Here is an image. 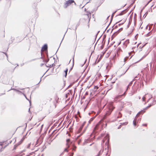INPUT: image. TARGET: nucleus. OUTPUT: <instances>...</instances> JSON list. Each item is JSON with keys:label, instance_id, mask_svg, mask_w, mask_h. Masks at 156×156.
Wrapping results in <instances>:
<instances>
[{"label": "nucleus", "instance_id": "obj_1", "mask_svg": "<svg viewBox=\"0 0 156 156\" xmlns=\"http://www.w3.org/2000/svg\"><path fill=\"white\" fill-rule=\"evenodd\" d=\"M113 102H109L108 105V107L105 110V115L104 116L103 119H105L106 116L109 115L115 108L113 105Z\"/></svg>", "mask_w": 156, "mask_h": 156}, {"label": "nucleus", "instance_id": "obj_2", "mask_svg": "<svg viewBox=\"0 0 156 156\" xmlns=\"http://www.w3.org/2000/svg\"><path fill=\"white\" fill-rule=\"evenodd\" d=\"M107 126V123H105V125H102V120L100 121L97 124L94 128V129L93 132H94L96 130L98 129L100 127L102 128L103 127H105Z\"/></svg>", "mask_w": 156, "mask_h": 156}, {"label": "nucleus", "instance_id": "obj_3", "mask_svg": "<svg viewBox=\"0 0 156 156\" xmlns=\"http://www.w3.org/2000/svg\"><path fill=\"white\" fill-rule=\"evenodd\" d=\"M73 2H74L75 4H76L74 2V1L73 0H69L67 1L64 4V7L65 8H67L68 6L71 5V3Z\"/></svg>", "mask_w": 156, "mask_h": 156}, {"label": "nucleus", "instance_id": "obj_4", "mask_svg": "<svg viewBox=\"0 0 156 156\" xmlns=\"http://www.w3.org/2000/svg\"><path fill=\"white\" fill-rule=\"evenodd\" d=\"M71 143L70 142L69 139H68L66 140V146H67V148H66L64 149V151H66L67 152H68L67 148L69 147V145Z\"/></svg>", "mask_w": 156, "mask_h": 156}, {"label": "nucleus", "instance_id": "obj_5", "mask_svg": "<svg viewBox=\"0 0 156 156\" xmlns=\"http://www.w3.org/2000/svg\"><path fill=\"white\" fill-rule=\"evenodd\" d=\"M147 96H148V97L150 99H151L152 98V95H151L150 94H146L142 98V101H145V99H146L147 98Z\"/></svg>", "mask_w": 156, "mask_h": 156}, {"label": "nucleus", "instance_id": "obj_6", "mask_svg": "<svg viewBox=\"0 0 156 156\" xmlns=\"http://www.w3.org/2000/svg\"><path fill=\"white\" fill-rule=\"evenodd\" d=\"M126 91L123 94H122V95H119L116 96L114 98V100L115 101H116L118 99L120 98L122 96L125 95L126 94Z\"/></svg>", "mask_w": 156, "mask_h": 156}, {"label": "nucleus", "instance_id": "obj_7", "mask_svg": "<svg viewBox=\"0 0 156 156\" xmlns=\"http://www.w3.org/2000/svg\"><path fill=\"white\" fill-rule=\"evenodd\" d=\"M47 45L46 44H45L42 48L41 51H45L47 49Z\"/></svg>", "mask_w": 156, "mask_h": 156}, {"label": "nucleus", "instance_id": "obj_8", "mask_svg": "<svg viewBox=\"0 0 156 156\" xmlns=\"http://www.w3.org/2000/svg\"><path fill=\"white\" fill-rule=\"evenodd\" d=\"M129 40H126L123 44V48H125L126 47L127 45V44H129Z\"/></svg>", "mask_w": 156, "mask_h": 156}, {"label": "nucleus", "instance_id": "obj_9", "mask_svg": "<svg viewBox=\"0 0 156 156\" xmlns=\"http://www.w3.org/2000/svg\"><path fill=\"white\" fill-rule=\"evenodd\" d=\"M146 109H145V108H144L142 110L139 112L136 115L138 116L140 114H143L145 112V110Z\"/></svg>", "mask_w": 156, "mask_h": 156}, {"label": "nucleus", "instance_id": "obj_10", "mask_svg": "<svg viewBox=\"0 0 156 156\" xmlns=\"http://www.w3.org/2000/svg\"><path fill=\"white\" fill-rule=\"evenodd\" d=\"M146 109H145V108H144L142 110L139 112L136 115L138 116L140 114H143L145 112V110Z\"/></svg>", "mask_w": 156, "mask_h": 156}, {"label": "nucleus", "instance_id": "obj_11", "mask_svg": "<svg viewBox=\"0 0 156 156\" xmlns=\"http://www.w3.org/2000/svg\"><path fill=\"white\" fill-rule=\"evenodd\" d=\"M138 116L136 115L133 121V125L134 126L136 125V122Z\"/></svg>", "mask_w": 156, "mask_h": 156}, {"label": "nucleus", "instance_id": "obj_12", "mask_svg": "<svg viewBox=\"0 0 156 156\" xmlns=\"http://www.w3.org/2000/svg\"><path fill=\"white\" fill-rule=\"evenodd\" d=\"M54 64H48L47 65H46V66L48 67H52L53 66Z\"/></svg>", "mask_w": 156, "mask_h": 156}, {"label": "nucleus", "instance_id": "obj_13", "mask_svg": "<svg viewBox=\"0 0 156 156\" xmlns=\"http://www.w3.org/2000/svg\"><path fill=\"white\" fill-rule=\"evenodd\" d=\"M155 104L154 102H153L150 105L146 107V108H145V109H147L148 108L150 107L151 106L154 105Z\"/></svg>", "mask_w": 156, "mask_h": 156}, {"label": "nucleus", "instance_id": "obj_14", "mask_svg": "<svg viewBox=\"0 0 156 156\" xmlns=\"http://www.w3.org/2000/svg\"><path fill=\"white\" fill-rule=\"evenodd\" d=\"M155 104L154 102H153L150 105L146 107V108H145V109H147L148 108L150 107L151 106L154 105Z\"/></svg>", "mask_w": 156, "mask_h": 156}, {"label": "nucleus", "instance_id": "obj_15", "mask_svg": "<svg viewBox=\"0 0 156 156\" xmlns=\"http://www.w3.org/2000/svg\"><path fill=\"white\" fill-rule=\"evenodd\" d=\"M83 128V126L80 127L78 131V133H80L81 131L82 130Z\"/></svg>", "mask_w": 156, "mask_h": 156}, {"label": "nucleus", "instance_id": "obj_16", "mask_svg": "<svg viewBox=\"0 0 156 156\" xmlns=\"http://www.w3.org/2000/svg\"><path fill=\"white\" fill-rule=\"evenodd\" d=\"M124 10L123 11L121 12L118 15L119 16H121L124 14Z\"/></svg>", "mask_w": 156, "mask_h": 156}, {"label": "nucleus", "instance_id": "obj_17", "mask_svg": "<svg viewBox=\"0 0 156 156\" xmlns=\"http://www.w3.org/2000/svg\"><path fill=\"white\" fill-rule=\"evenodd\" d=\"M68 69H66V70L65 71V76L66 77L67 75V72H68Z\"/></svg>", "mask_w": 156, "mask_h": 156}, {"label": "nucleus", "instance_id": "obj_18", "mask_svg": "<svg viewBox=\"0 0 156 156\" xmlns=\"http://www.w3.org/2000/svg\"><path fill=\"white\" fill-rule=\"evenodd\" d=\"M91 13L90 12H89L88 14H87V16L88 17L91 16Z\"/></svg>", "mask_w": 156, "mask_h": 156}, {"label": "nucleus", "instance_id": "obj_19", "mask_svg": "<svg viewBox=\"0 0 156 156\" xmlns=\"http://www.w3.org/2000/svg\"><path fill=\"white\" fill-rule=\"evenodd\" d=\"M129 67H128L127 69H126V70L124 71V72H123V74H124L128 70V69H129Z\"/></svg>", "mask_w": 156, "mask_h": 156}, {"label": "nucleus", "instance_id": "obj_20", "mask_svg": "<svg viewBox=\"0 0 156 156\" xmlns=\"http://www.w3.org/2000/svg\"><path fill=\"white\" fill-rule=\"evenodd\" d=\"M74 64V58H73V66Z\"/></svg>", "mask_w": 156, "mask_h": 156}, {"label": "nucleus", "instance_id": "obj_21", "mask_svg": "<svg viewBox=\"0 0 156 156\" xmlns=\"http://www.w3.org/2000/svg\"><path fill=\"white\" fill-rule=\"evenodd\" d=\"M15 91H16V92H21L20 91L18 90L17 89H15Z\"/></svg>", "mask_w": 156, "mask_h": 156}, {"label": "nucleus", "instance_id": "obj_22", "mask_svg": "<svg viewBox=\"0 0 156 156\" xmlns=\"http://www.w3.org/2000/svg\"><path fill=\"white\" fill-rule=\"evenodd\" d=\"M147 35V36H149L151 35V32L148 33Z\"/></svg>", "mask_w": 156, "mask_h": 156}, {"label": "nucleus", "instance_id": "obj_23", "mask_svg": "<svg viewBox=\"0 0 156 156\" xmlns=\"http://www.w3.org/2000/svg\"><path fill=\"white\" fill-rule=\"evenodd\" d=\"M119 115L118 116V118L119 117H121V115L120 114V112H119Z\"/></svg>", "mask_w": 156, "mask_h": 156}, {"label": "nucleus", "instance_id": "obj_24", "mask_svg": "<svg viewBox=\"0 0 156 156\" xmlns=\"http://www.w3.org/2000/svg\"><path fill=\"white\" fill-rule=\"evenodd\" d=\"M130 83H130L127 86V89H126V90H127V89H128V88H129V86L130 85Z\"/></svg>", "mask_w": 156, "mask_h": 156}, {"label": "nucleus", "instance_id": "obj_25", "mask_svg": "<svg viewBox=\"0 0 156 156\" xmlns=\"http://www.w3.org/2000/svg\"><path fill=\"white\" fill-rule=\"evenodd\" d=\"M30 145V144H28V145L27 146V148H29Z\"/></svg>", "mask_w": 156, "mask_h": 156}, {"label": "nucleus", "instance_id": "obj_26", "mask_svg": "<svg viewBox=\"0 0 156 156\" xmlns=\"http://www.w3.org/2000/svg\"><path fill=\"white\" fill-rule=\"evenodd\" d=\"M150 99H149H149H148V100L147 101V102H145V104H146V103H147V102H149V100H150Z\"/></svg>", "mask_w": 156, "mask_h": 156}, {"label": "nucleus", "instance_id": "obj_27", "mask_svg": "<svg viewBox=\"0 0 156 156\" xmlns=\"http://www.w3.org/2000/svg\"><path fill=\"white\" fill-rule=\"evenodd\" d=\"M76 147H75L73 148V150L75 151L76 150Z\"/></svg>", "mask_w": 156, "mask_h": 156}, {"label": "nucleus", "instance_id": "obj_28", "mask_svg": "<svg viewBox=\"0 0 156 156\" xmlns=\"http://www.w3.org/2000/svg\"><path fill=\"white\" fill-rule=\"evenodd\" d=\"M48 61H49V59H47V60H45V62H47Z\"/></svg>", "mask_w": 156, "mask_h": 156}, {"label": "nucleus", "instance_id": "obj_29", "mask_svg": "<svg viewBox=\"0 0 156 156\" xmlns=\"http://www.w3.org/2000/svg\"><path fill=\"white\" fill-rule=\"evenodd\" d=\"M104 135H105V134H101V136L102 137L103 136H104Z\"/></svg>", "mask_w": 156, "mask_h": 156}, {"label": "nucleus", "instance_id": "obj_30", "mask_svg": "<svg viewBox=\"0 0 156 156\" xmlns=\"http://www.w3.org/2000/svg\"><path fill=\"white\" fill-rule=\"evenodd\" d=\"M123 124L124 125H127V122H126L125 123H123Z\"/></svg>", "mask_w": 156, "mask_h": 156}, {"label": "nucleus", "instance_id": "obj_31", "mask_svg": "<svg viewBox=\"0 0 156 156\" xmlns=\"http://www.w3.org/2000/svg\"><path fill=\"white\" fill-rule=\"evenodd\" d=\"M143 126H147V124H143Z\"/></svg>", "mask_w": 156, "mask_h": 156}, {"label": "nucleus", "instance_id": "obj_32", "mask_svg": "<svg viewBox=\"0 0 156 156\" xmlns=\"http://www.w3.org/2000/svg\"><path fill=\"white\" fill-rule=\"evenodd\" d=\"M148 26H147L146 27V29H148Z\"/></svg>", "mask_w": 156, "mask_h": 156}, {"label": "nucleus", "instance_id": "obj_33", "mask_svg": "<svg viewBox=\"0 0 156 156\" xmlns=\"http://www.w3.org/2000/svg\"><path fill=\"white\" fill-rule=\"evenodd\" d=\"M14 89V88H11V90H15V89Z\"/></svg>", "mask_w": 156, "mask_h": 156}, {"label": "nucleus", "instance_id": "obj_34", "mask_svg": "<svg viewBox=\"0 0 156 156\" xmlns=\"http://www.w3.org/2000/svg\"><path fill=\"white\" fill-rule=\"evenodd\" d=\"M77 40V35L76 34V40Z\"/></svg>", "mask_w": 156, "mask_h": 156}, {"label": "nucleus", "instance_id": "obj_35", "mask_svg": "<svg viewBox=\"0 0 156 156\" xmlns=\"http://www.w3.org/2000/svg\"><path fill=\"white\" fill-rule=\"evenodd\" d=\"M148 30H150V27H149V28Z\"/></svg>", "mask_w": 156, "mask_h": 156}, {"label": "nucleus", "instance_id": "obj_36", "mask_svg": "<svg viewBox=\"0 0 156 156\" xmlns=\"http://www.w3.org/2000/svg\"><path fill=\"white\" fill-rule=\"evenodd\" d=\"M124 61L125 62L126 61V58H125L124 59Z\"/></svg>", "mask_w": 156, "mask_h": 156}, {"label": "nucleus", "instance_id": "obj_37", "mask_svg": "<svg viewBox=\"0 0 156 156\" xmlns=\"http://www.w3.org/2000/svg\"><path fill=\"white\" fill-rule=\"evenodd\" d=\"M140 119H138V121L139 120H140Z\"/></svg>", "mask_w": 156, "mask_h": 156}, {"label": "nucleus", "instance_id": "obj_38", "mask_svg": "<svg viewBox=\"0 0 156 156\" xmlns=\"http://www.w3.org/2000/svg\"><path fill=\"white\" fill-rule=\"evenodd\" d=\"M139 99H140V96L139 97Z\"/></svg>", "mask_w": 156, "mask_h": 156}, {"label": "nucleus", "instance_id": "obj_39", "mask_svg": "<svg viewBox=\"0 0 156 156\" xmlns=\"http://www.w3.org/2000/svg\"><path fill=\"white\" fill-rule=\"evenodd\" d=\"M152 0H150L149 2H150Z\"/></svg>", "mask_w": 156, "mask_h": 156}, {"label": "nucleus", "instance_id": "obj_40", "mask_svg": "<svg viewBox=\"0 0 156 156\" xmlns=\"http://www.w3.org/2000/svg\"><path fill=\"white\" fill-rule=\"evenodd\" d=\"M25 98H26V99H27V98L26 97V96L25 95Z\"/></svg>", "mask_w": 156, "mask_h": 156}, {"label": "nucleus", "instance_id": "obj_41", "mask_svg": "<svg viewBox=\"0 0 156 156\" xmlns=\"http://www.w3.org/2000/svg\"><path fill=\"white\" fill-rule=\"evenodd\" d=\"M106 69H108V66H106Z\"/></svg>", "mask_w": 156, "mask_h": 156}, {"label": "nucleus", "instance_id": "obj_42", "mask_svg": "<svg viewBox=\"0 0 156 156\" xmlns=\"http://www.w3.org/2000/svg\"><path fill=\"white\" fill-rule=\"evenodd\" d=\"M116 11H115V12L114 13H113V14H114L116 12Z\"/></svg>", "mask_w": 156, "mask_h": 156}, {"label": "nucleus", "instance_id": "obj_43", "mask_svg": "<svg viewBox=\"0 0 156 156\" xmlns=\"http://www.w3.org/2000/svg\"><path fill=\"white\" fill-rule=\"evenodd\" d=\"M30 111V108H29V111Z\"/></svg>", "mask_w": 156, "mask_h": 156}, {"label": "nucleus", "instance_id": "obj_44", "mask_svg": "<svg viewBox=\"0 0 156 156\" xmlns=\"http://www.w3.org/2000/svg\"><path fill=\"white\" fill-rule=\"evenodd\" d=\"M122 28H121V29H120V30H122Z\"/></svg>", "mask_w": 156, "mask_h": 156}, {"label": "nucleus", "instance_id": "obj_45", "mask_svg": "<svg viewBox=\"0 0 156 156\" xmlns=\"http://www.w3.org/2000/svg\"><path fill=\"white\" fill-rule=\"evenodd\" d=\"M83 133H82L81 134V135H82V134H83Z\"/></svg>", "mask_w": 156, "mask_h": 156}, {"label": "nucleus", "instance_id": "obj_46", "mask_svg": "<svg viewBox=\"0 0 156 156\" xmlns=\"http://www.w3.org/2000/svg\"><path fill=\"white\" fill-rule=\"evenodd\" d=\"M155 102H156V101H155Z\"/></svg>", "mask_w": 156, "mask_h": 156}]
</instances>
